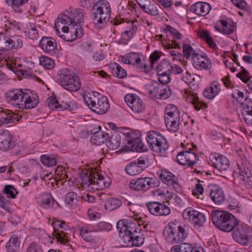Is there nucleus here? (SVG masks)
Returning <instances> with one entry per match:
<instances>
[{"mask_svg":"<svg viewBox=\"0 0 252 252\" xmlns=\"http://www.w3.org/2000/svg\"><path fill=\"white\" fill-rule=\"evenodd\" d=\"M39 63L40 65L48 69L53 68L55 64L54 62L50 58L45 56L40 58Z\"/></svg>","mask_w":252,"mask_h":252,"instance_id":"864d4df0","label":"nucleus"},{"mask_svg":"<svg viewBox=\"0 0 252 252\" xmlns=\"http://www.w3.org/2000/svg\"><path fill=\"white\" fill-rule=\"evenodd\" d=\"M213 224L221 231L230 232L238 224V220L231 213L227 211L214 210L211 214Z\"/></svg>","mask_w":252,"mask_h":252,"instance_id":"20e7f679","label":"nucleus"},{"mask_svg":"<svg viewBox=\"0 0 252 252\" xmlns=\"http://www.w3.org/2000/svg\"><path fill=\"white\" fill-rule=\"evenodd\" d=\"M124 135L127 142L128 147L130 148L131 151L142 152L147 150V147L141 142L138 133L129 130L124 133Z\"/></svg>","mask_w":252,"mask_h":252,"instance_id":"4468645a","label":"nucleus"},{"mask_svg":"<svg viewBox=\"0 0 252 252\" xmlns=\"http://www.w3.org/2000/svg\"><path fill=\"white\" fill-rule=\"evenodd\" d=\"M8 34L0 33V51H9L8 42Z\"/></svg>","mask_w":252,"mask_h":252,"instance_id":"bf43d9fd","label":"nucleus"},{"mask_svg":"<svg viewBox=\"0 0 252 252\" xmlns=\"http://www.w3.org/2000/svg\"><path fill=\"white\" fill-rule=\"evenodd\" d=\"M208 88L209 90H210L212 94H213V95L215 96L217 95L220 91V85L218 82H213Z\"/></svg>","mask_w":252,"mask_h":252,"instance_id":"69168bd1","label":"nucleus"},{"mask_svg":"<svg viewBox=\"0 0 252 252\" xmlns=\"http://www.w3.org/2000/svg\"><path fill=\"white\" fill-rule=\"evenodd\" d=\"M188 235V233L183 227L173 222H169L163 231V236L166 242L171 244L182 242Z\"/></svg>","mask_w":252,"mask_h":252,"instance_id":"0eeeda50","label":"nucleus"},{"mask_svg":"<svg viewBox=\"0 0 252 252\" xmlns=\"http://www.w3.org/2000/svg\"><path fill=\"white\" fill-rule=\"evenodd\" d=\"M121 137L119 133L116 132L112 134L107 142V147L111 150L117 149L120 145Z\"/></svg>","mask_w":252,"mask_h":252,"instance_id":"4c0bfd02","label":"nucleus"},{"mask_svg":"<svg viewBox=\"0 0 252 252\" xmlns=\"http://www.w3.org/2000/svg\"><path fill=\"white\" fill-rule=\"evenodd\" d=\"M7 41L8 42L9 50L20 49L22 47L23 45L22 38L16 35H8Z\"/></svg>","mask_w":252,"mask_h":252,"instance_id":"72a5a7b5","label":"nucleus"},{"mask_svg":"<svg viewBox=\"0 0 252 252\" xmlns=\"http://www.w3.org/2000/svg\"><path fill=\"white\" fill-rule=\"evenodd\" d=\"M159 185L158 179L153 178L145 177L132 180L130 182L129 188L137 191H146L151 188Z\"/></svg>","mask_w":252,"mask_h":252,"instance_id":"ddd939ff","label":"nucleus"},{"mask_svg":"<svg viewBox=\"0 0 252 252\" xmlns=\"http://www.w3.org/2000/svg\"><path fill=\"white\" fill-rule=\"evenodd\" d=\"M197 212L198 211L193 207H188L183 211L182 216L185 219L191 221L192 219L196 216Z\"/></svg>","mask_w":252,"mask_h":252,"instance_id":"09e8293b","label":"nucleus"},{"mask_svg":"<svg viewBox=\"0 0 252 252\" xmlns=\"http://www.w3.org/2000/svg\"><path fill=\"white\" fill-rule=\"evenodd\" d=\"M252 165L250 164L239 167V170L235 171L236 176L242 181L244 182L248 187H252Z\"/></svg>","mask_w":252,"mask_h":252,"instance_id":"aec40b11","label":"nucleus"},{"mask_svg":"<svg viewBox=\"0 0 252 252\" xmlns=\"http://www.w3.org/2000/svg\"><path fill=\"white\" fill-rule=\"evenodd\" d=\"M13 137L8 130L0 129V149L7 151L12 149L14 146Z\"/></svg>","mask_w":252,"mask_h":252,"instance_id":"a211bd4d","label":"nucleus"},{"mask_svg":"<svg viewBox=\"0 0 252 252\" xmlns=\"http://www.w3.org/2000/svg\"><path fill=\"white\" fill-rule=\"evenodd\" d=\"M129 58V62L130 64L136 65L140 63L141 62V57L139 54L135 52H132L127 54Z\"/></svg>","mask_w":252,"mask_h":252,"instance_id":"680f3d73","label":"nucleus"},{"mask_svg":"<svg viewBox=\"0 0 252 252\" xmlns=\"http://www.w3.org/2000/svg\"><path fill=\"white\" fill-rule=\"evenodd\" d=\"M39 46L44 52L52 53L57 48V43L52 37H43L39 42Z\"/></svg>","mask_w":252,"mask_h":252,"instance_id":"c85d7f7f","label":"nucleus"},{"mask_svg":"<svg viewBox=\"0 0 252 252\" xmlns=\"http://www.w3.org/2000/svg\"><path fill=\"white\" fill-rule=\"evenodd\" d=\"M94 184L92 189L94 190H102L109 187L110 179L108 177L101 176L98 173H94Z\"/></svg>","mask_w":252,"mask_h":252,"instance_id":"5701e85b","label":"nucleus"},{"mask_svg":"<svg viewBox=\"0 0 252 252\" xmlns=\"http://www.w3.org/2000/svg\"><path fill=\"white\" fill-rule=\"evenodd\" d=\"M183 54L185 57L187 59H191L192 61L194 60V57L197 56V55H199V53L196 52L191 47V45L188 44H186L183 46Z\"/></svg>","mask_w":252,"mask_h":252,"instance_id":"79ce46f5","label":"nucleus"},{"mask_svg":"<svg viewBox=\"0 0 252 252\" xmlns=\"http://www.w3.org/2000/svg\"><path fill=\"white\" fill-rule=\"evenodd\" d=\"M211 9V5L209 3L199 1L192 4L189 11L198 16H204L209 13Z\"/></svg>","mask_w":252,"mask_h":252,"instance_id":"a878e982","label":"nucleus"},{"mask_svg":"<svg viewBox=\"0 0 252 252\" xmlns=\"http://www.w3.org/2000/svg\"><path fill=\"white\" fill-rule=\"evenodd\" d=\"M247 94V93L244 100L241 102L243 106L242 114L245 123L251 126L252 125V99L249 98V96Z\"/></svg>","mask_w":252,"mask_h":252,"instance_id":"6ab92c4d","label":"nucleus"},{"mask_svg":"<svg viewBox=\"0 0 252 252\" xmlns=\"http://www.w3.org/2000/svg\"><path fill=\"white\" fill-rule=\"evenodd\" d=\"M108 136L107 133L100 129L93 133L91 138V142L93 145L99 146L107 141L108 138Z\"/></svg>","mask_w":252,"mask_h":252,"instance_id":"7c9ffc66","label":"nucleus"},{"mask_svg":"<svg viewBox=\"0 0 252 252\" xmlns=\"http://www.w3.org/2000/svg\"><path fill=\"white\" fill-rule=\"evenodd\" d=\"M220 26L217 24L215 26L216 30L225 34H230L232 33L235 29V27L231 23H228L226 18H221L219 20Z\"/></svg>","mask_w":252,"mask_h":252,"instance_id":"c756f323","label":"nucleus"},{"mask_svg":"<svg viewBox=\"0 0 252 252\" xmlns=\"http://www.w3.org/2000/svg\"><path fill=\"white\" fill-rule=\"evenodd\" d=\"M148 90L153 98L164 100L171 95V91L167 86L157 81L151 82L148 85Z\"/></svg>","mask_w":252,"mask_h":252,"instance_id":"9b49d317","label":"nucleus"},{"mask_svg":"<svg viewBox=\"0 0 252 252\" xmlns=\"http://www.w3.org/2000/svg\"><path fill=\"white\" fill-rule=\"evenodd\" d=\"M189 101L191 102L194 108L196 110H199L201 108V102L200 101L197 95L196 94H193L189 95L188 97Z\"/></svg>","mask_w":252,"mask_h":252,"instance_id":"4d7b16f0","label":"nucleus"},{"mask_svg":"<svg viewBox=\"0 0 252 252\" xmlns=\"http://www.w3.org/2000/svg\"><path fill=\"white\" fill-rule=\"evenodd\" d=\"M58 80L59 83L69 92H76L81 88V82L78 76L67 69L60 70Z\"/></svg>","mask_w":252,"mask_h":252,"instance_id":"423d86ee","label":"nucleus"},{"mask_svg":"<svg viewBox=\"0 0 252 252\" xmlns=\"http://www.w3.org/2000/svg\"><path fill=\"white\" fill-rule=\"evenodd\" d=\"M171 252H203L198 248L193 247L189 243H181L180 245L173 246L171 249Z\"/></svg>","mask_w":252,"mask_h":252,"instance_id":"473e14b6","label":"nucleus"},{"mask_svg":"<svg viewBox=\"0 0 252 252\" xmlns=\"http://www.w3.org/2000/svg\"><path fill=\"white\" fill-rule=\"evenodd\" d=\"M85 19V13L82 9L70 8L64 13L59 16L55 22L54 29L58 34L60 33L59 28L62 25L69 27L77 26L82 25Z\"/></svg>","mask_w":252,"mask_h":252,"instance_id":"f03ea898","label":"nucleus"},{"mask_svg":"<svg viewBox=\"0 0 252 252\" xmlns=\"http://www.w3.org/2000/svg\"><path fill=\"white\" fill-rule=\"evenodd\" d=\"M52 224L54 228L53 236L57 239L58 241L63 244L66 243L67 242V239L65 238L66 233L61 230L63 222L56 220L53 221Z\"/></svg>","mask_w":252,"mask_h":252,"instance_id":"bb28decb","label":"nucleus"},{"mask_svg":"<svg viewBox=\"0 0 252 252\" xmlns=\"http://www.w3.org/2000/svg\"><path fill=\"white\" fill-rule=\"evenodd\" d=\"M233 230L232 237L235 241L243 245H246L250 241L248 237L249 228L247 225L239 224L238 221V224Z\"/></svg>","mask_w":252,"mask_h":252,"instance_id":"dca6fc26","label":"nucleus"},{"mask_svg":"<svg viewBox=\"0 0 252 252\" xmlns=\"http://www.w3.org/2000/svg\"><path fill=\"white\" fill-rule=\"evenodd\" d=\"M135 227V231H134L132 235L133 239L131 242L130 247H139L144 242V237L143 234L140 232L141 229H139V231Z\"/></svg>","mask_w":252,"mask_h":252,"instance_id":"ea45409f","label":"nucleus"},{"mask_svg":"<svg viewBox=\"0 0 252 252\" xmlns=\"http://www.w3.org/2000/svg\"><path fill=\"white\" fill-rule=\"evenodd\" d=\"M148 161L146 156L141 157L127 164L125 170L127 174L131 176L139 174L146 167Z\"/></svg>","mask_w":252,"mask_h":252,"instance_id":"2eb2a0df","label":"nucleus"},{"mask_svg":"<svg viewBox=\"0 0 252 252\" xmlns=\"http://www.w3.org/2000/svg\"><path fill=\"white\" fill-rule=\"evenodd\" d=\"M144 11L152 16H156L159 14L158 7L151 2L147 5L146 6H144Z\"/></svg>","mask_w":252,"mask_h":252,"instance_id":"5fc2aeb1","label":"nucleus"},{"mask_svg":"<svg viewBox=\"0 0 252 252\" xmlns=\"http://www.w3.org/2000/svg\"><path fill=\"white\" fill-rule=\"evenodd\" d=\"M6 101L10 105L20 109H32L39 103L38 96L33 92L25 90L15 89L5 94Z\"/></svg>","mask_w":252,"mask_h":252,"instance_id":"f257e3e1","label":"nucleus"},{"mask_svg":"<svg viewBox=\"0 0 252 252\" xmlns=\"http://www.w3.org/2000/svg\"><path fill=\"white\" fill-rule=\"evenodd\" d=\"M110 69L113 75L119 78H123L126 76L127 72L125 69L116 63L111 64Z\"/></svg>","mask_w":252,"mask_h":252,"instance_id":"58836bf2","label":"nucleus"},{"mask_svg":"<svg viewBox=\"0 0 252 252\" xmlns=\"http://www.w3.org/2000/svg\"><path fill=\"white\" fill-rule=\"evenodd\" d=\"M3 192L5 193L8 197L15 198L18 192L16 189L12 185H6L3 189Z\"/></svg>","mask_w":252,"mask_h":252,"instance_id":"603ef678","label":"nucleus"},{"mask_svg":"<svg viewBox=\"0 0 252 252\" xmlns=\"http://www.w3.org/2000/svg\"><path fill=\"white\" fill-rule=\"evenodd\" d=\"M137 224V221L135 223L126 220H122L117 222V229L119 231V238L125 245L124 247H130L132 235Z\"/></svg>","mask_w":252,"mask_h":252,"instance_id":"6e6552de","label":"nucleus"},{"mask_svg":"<svg viewBox=\"0 0 252 252\" xmlns=\"http://www.w3.org/2000/svg\"><path fill=\"white\" fill-rule=\"evenodd\" d=\"M171 74L167 73H158V81L160 84L165 85L168 84L170 82V75Z\"/></svg>","mask_w":252,"mask_h":252,"instance_id":"0e129e2a","label":"nucleus"},{"mask_svg":"<svg viewBox=\"0 0 252 252\" xmlns=\"http://www.w3.org/2000/svg\"><path fill=\"white\" fill-rule=\"evenodd\" d=\"M157 71L158 73L171 74L173 72L172 64L169 60H162L157 66Z\"/></svg>","mask_w":252,"mask_h":252,"instance_id":"e433bc0d","label":"nucleus"},{"mask_svg":"<svg viewBox=\"0 0 252 252\" xmlns=\"http://www.w3.org/2000/svg\"><path fill=\"white\" fill-rule=\"evenodd\" d=\"M71 32H73L74 35L77 36V38H81L84 34L83 30L81 25L77 26H72L70 27Z\"/></svg>","mask_w":252,"mask_h":252,"instance_id":"338daca9","label":"nucleus"},{"mask_svg":"<svg viewBox=\"0 0 252 252\" xmlns=\"http://www.w3.org/2000/svg\"><path fill=\"white\" fill-rule=\"evenodd\" d=\"M194 149H189L188 150L179 152L177 156V161L181 165L190 167L196 164L199 161V157L195 153L196 146H193Z\"/></svg>","mask_w":252,"mask_h":252,"instance_id":"f8f14e48","label":"nucleus"},{"mask_svg":"<svg viewBox=\"0 0 252 252\" xmlns=\"http://www.w3.org/2000/svg\"><path fill=\"white\" fill-rule=\"evenodd\" d=\"M241 68L242 70L236 74V76L239 77L244 83H248L251 79L250 73L243 67H242Z\"/></svg>","mask_w":252,"mask_h":252,"instance_id":"052dcab7","label":"nucleus"},{"mask_svg":"<svg viewBox=\"0 0 252 252\" xmlns=\"http://www.w3.org/2000/svg\"><path fill=\"white\" fill-rule=\"evenodd\" d=\"M159 205L156 216H167L171 213L170 209L168 206L160 202H159Z\"/></svg>","mask_w":252,"mask_h":252,"instance_id":"6e6d98bb","label":"nucleus"},{"mask_svg":"<svg viewBox=\"0 0 252 252\" xmlns=\"http://www.w3.org/2000/svg\"><path fill=\"white\" fill-rule=\"evenodd\" d=\"M29 0H7V2H9V4L13 10L16 13H21L23 12L22 5L28 2Z\"/></svg>","mask_w":252,"mask_h":252,"instance_id":"a19ab883","label":"nucleus"},{"mask_svg":"<svg viewBox=\"0 0 252 252\" xmlns=\"http://www.w3.org/2000/svg\"><path fill=\"white\" fill-rule=\"evenodd\" d=\"M79 197L74 192H69L65 197V203L70 206H72L79 201Z\"/></svg>","mask_w":252,"mask_h":252,"instance_id":"a18cd8bd","label":"nucleus"},{"mask_svg":"<svg viewBox=\"0 0 252 252\" xmlns=\"http://www.w3.org/2000/svg\"><path fill=\"white\" fill-rule=\"evenodd\" d=\"M164 113L165 123L168 130L172 132H176L180 124L179 109L175 105L169 104L166 107Z\"/></svg>","mask_w":252,"mask_h":252,"instance_id":"1a4fd4ad","label":"nucleus"},{"mask_svg":"<svg viewBox=\"0 0 252 252\" xmlns=\"http://www.w3.org/2000/svg\"><path fill=\"white\" fill-rule=\"evenodd\" d=\"M129 29L125 32L128 37H131L136 32L137 27L136 25H134L133 23H131L129 26Z\"/></svg>","mask_w":252,"mask_h":252,"instance_id":"774afa93","label":"nucleus"},{"mask_svg":"<svg viewBox=\"0 0 252 252\" xmlns=\"http://www.w3.org/2000/svg\"><path fill=\"white\" fill-rule=\"evenodd\" d=\"M93 175L94 173L89 172L87 174L85 173L82 179V184L87 187H93V184H94Z\"/></svg>","mask_w":252,"mask_h":252,"instance_id":"8fccbe9b","label":"nucleus"},{"mask_svg":"<svg viewBox=\"0 0 252 252\" xmlns=\"http://www.w3.org/2000/svg\"><path fill=\"white\" fill-rule=\"evenodd\" d=\"M85 103L94 112L98 114L105 113L109 109L107 98L97 94L87 93L83 96Z\"/></svg>","mask_w":252,"mask_h":252,"instance_id":"39448f33","label":"nucleus"},{"mask_svg":"<svg viewBox=\"0 0 252 252\" xmlns=\"http://www.w3.org/2000/svg\"><path fill=\"white\" fill-rule=\"evenodd\" d=\"M60 27H61L62 31L64 33L61 34L60 32V33L58 34L56 31V32L59 36L64 41L71 42L77 38V36L74 35L73 32H71L70 27L68 25H62Z\"/></svg>","mask_w":252,"mask_h":252,"instance_id":"f704fd0d","label":"nucleus"},{"mask_svg":"<svg viewBox=\"0 0 252 252\" xmlns=\"http://www.w3.org/2000/svg\"><path fill=\"white\" fill-rule=\"evenodd\" d=\"M146 140L150 149L154 152L161 153L168 148L167 141L164 136L155 131H149Z\"/></svg>","mask_w":252,"mask_h":252,"instance_id":"9d476101","label":"nucleus"},{"mask_svg":"<svg viewBox=\"0 0 252 252\" xmlns=\"http://www.w3.org/2000/svg\"><path fill=\"white\" fill-rule=\"evenodd\" d=\"M209 195L212 201L216 204H220L225 200V195L222 189L217 186L211 189Z\"/></svg>","mask_w":252,"mask_h":252,"instance_id":"cd10ccee","label":"nucleus"},{"mask_svg":"<svg viewBox=\"0 0 252 252\" xmlns=\"http://www.w3.org/2000/svg\"><path fill=\"white\" fill-rule=\"evenodd\" d=\"M92 11L93 23L94 27L98 29L103 28L111 16V8L109 2L106 0H98L93 5Z\"/></svg>","mask_w":252,"mask_h":252,"instance_id":"7ed1b4c3","label":"nucleus"},{"mask_svg":"<svg viewBox=\"0 0 252 252\" xmlns=\"http://www.w3.org/2000/svg\"><path fill=\"white\" fill-rule=\"evenodd\" d=\"M157 174L163 183L172 186L175 189H178L179 185L175 181V176L173 173L165 169H161L157 171Z\"/></svg>","mask_w":252,"mask_h":252,"instance_id":"412c9836","label":"nucleus"},{"mask_svg":"<svg viewBox=\"0 0 252 252\" xmlns=\"http://www.w3.org/2000/svg\"><path fill=\"white\" fill-rule=\"evenodd\" d=\"M122 205L121 201L116 198H111L108 199L105 204V208L109 211L116 209Z\"/></svg>","mask_w":252,"mask_h":252,"instance_id":"37998d69","label":"nucleus"},{"mask_svg":"<svg viewBox=\"0 0 252 252\" xmlns=\"http://www.w3.org/2000/svg\"><path fill=\"white\" fill-rule=\"evenodd\" d=\"M211 161L214 166L220 173L227 170L229 167V161L224 156L216 155L212 156Z\"/></svg>","mask_w":252,"mask_h":252,"instance_id":"b1692460","label":"nucleus"},{"mask_svg":"<svg viewBox=\"0 0 252 252\" xmlns=\"http://www.w3.org/2000/svg\"><path fill=\"white\" fill-rule=\"evenodd\" d=\"M20 241L17 236H12L6 245L7 252H19Z\"/></svg>","mask_w":252,"mask_h":252,"instance_id":"c9c22d12","label":"nucleus"},{"mask_svg":"<svg viewBox=\"0 0 252 252\" xmlns=\"http://www.w3.org/2000/svg\"><path fill=\"white\" fill-rule=\"evenodd\" d=\"M28 36L32 40H36L38 38V31L33 24H31L29 28Z\"/></svg>","mask_w":252,"mask_h":252,"instance_id":"e2e57ef3","label":"nucleus"},{"mask_svg":"<svg viewBox=\"0 0 252 252\" xmlns=\"http://www.w3.org/2000/svg\"><path fill=\"white\" fill-rule=\"evenodd\" d=\"M125 101L133 112L139 113L145 109L142 100L136 94H127L125 96Z\"/></svg>","mask_w":252,"mask_h":252,"instance_id":"f3484780","label":"nucleus"},{"mask_svg":"<svg viewBox=\"0 0 252 252\" xmlns=\"http://www.w3.org/2000/svg\"><path fill=\"white\" fill-rule=\"evenodd\" d=\"M94 228L90 226H85L80 229V234L86 242H93L95 240Z\"/></svg>","mask_w":252,"mask_h":252,"instance_id":"2f4dec72","label":"nucleus"},{"mask_svg":"<svg viewBox=\"0 0 252 252\" xmlns=\"http://www.w3.org/2000/svg\"><path fill=\"white\" fill-rule=\"evenodd\" d=\"M16 118H17V114L10 115L9 114H7L3 112H0V119L4 122L5 125L14 122Z\"/></svg>","mask_w":252,"mask_h":252,"instance_id":"3c124183","label":"nucleus"},{"mask_svg":"<svg viewBox=\"0 0 252 252\" xmlns=\"http://www.w3.org/2000/svg\"><path fill=\"white\" fill-rule=\"evenodd\" d=\"M195 216H196L192 219L191 222L196 227H199L203 226L206 220L205 215L203 213L198 211Z\"/></svg>","mask_w":252,"mask_h":252,"instance_id":"c03bdc74","label":"nucleus"},{"mask_svg":"<svg viewBox=\"0 0 252 252\" xmlns=\"http://www.w3.org/2000/svg\"><path fill=\"white\" fill-rule=\"evenodd\" d=\"M159 205V202L157 201L148 202L146 204L148 210L154 216H157L156 213H158Z\"/></svg>","mask_w":252,"mask_h":252,"instance_id":"13d9d810","label":"nucleus"},{"mask_svg":"<svg viewBox=\"0 0 252 252\" xmlns=\"http://www.w3.org/2000/svg\"><path fill=\"white\" fill-rule=\"evenodd\" d=\"M40 161L44 165L52 167L56 165L57 159L53 156L42 155L40 157Z\"/></svg>","mask_w":252,"mask_h":252,"instance_id":"49530a36","label":"nucleus"},{"mask_svg":"<svg viewBox=\"0 0 252 252\" xmlns=\"http://www.w3.org/2000/svg\"><path fill=\"white\" fill-rule=\"evenodd\" d=\"M192 62L194 67L199 70L209 69L212 66L210 60L205 55H197Z\"/></svg>","mask_w":252,"mask_h":252,"instance_id":"4be33fe9","label":"nucleus"},{"mask_svg":"<svg viewBox=\"0 0 252 252\" xmlns=\"http://www.w3.org/2000/svg\"><path fill=\"white\" fill-rule=\"evenodd\" d=\"M200 37L203 39L205 40L208 44L209 46L212 48H215L216 45L211 37L210 32L207 30L201 31L200 32Z\"/></svg>","mask_w":252,"mask_h":252,"instance_id":"de8ad7c7","label":"nucleus"},{"mask_svg":"<svg viewBox=\"0 0 252 252\" xmlns=\"http://www.w3.org/2000/svg\"><path fill=\"white\" fill-rule=\"evenodd\" d=\"M37 203L41 206L45 208L54 207L55 203L58 205L56 202L51 193L43 192L36 196Z\"/></svg>","mask_w":252,"mask_h":252,"instance_id":"393cba45","label":"nucleus"}]
</instances>
